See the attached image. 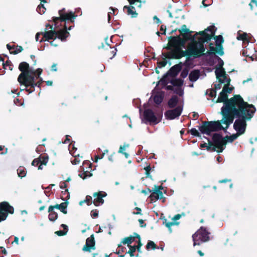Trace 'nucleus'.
<instances>
[{"mask_svg": "<svg viewBox=\"0 0 257 257\" xmlns=\"http://www.w3.org/2000/svg\"><path fill=\"white\" fill-rule=\"evenodd\" d=\"M209 232L206 228L201 226L192 235L193 245H200L202 242H207L210 240Z\"/></svg>", "mask_w": 257, "mask_h": 257, "instance_id": "obj_6", "label": "nucleus"}, {"mask_svg": "<svg viewBox=\"0 0 257 257\" xmlns=\"http://www.w3.org/2000/svg\"><path fill=\"white\" fill-rule=\"evenodd\" d=\"M84 201H85L87 205L89 206L93 203L92 198L90 195H87L85 199L84 200Z\"/></svg>", "mask_w": 257, "mask_h": 257, "instance_id": "obj_52", "label": "nucleus"}, {"mask_svg": "<svg viewBox=\"0 0 257 257\" xmlns=\"http://www.w3.org/2000/svg\"><path fill=\"white\" fill-rule=\"evenodd\" d=\"M199 130L203 134L209 136L211 133L210 125L207 123V121H203L202 125L199 127Z\"/></svg>", "mask_w": 257, "mask_h": 257, "instance_id": "obj_25", "label": "nucleus"}, {"mask_svg": "<svg viewBox=\"0 0 257 257\" xmlns=\"http://www.w3.org/2000/svg\"><path fill=\"white\" fill-rule=\"evenodd\" d=\"M174 92L179 95L181 96L183 94V90L181 88H177Z\"/></svg>", "mask_w": 257, "mask_h": 257, "instance_id": "obj_64", "label": "nucleus"}, {"mask_svg": "<svg viewBox=\"0 0 257 257\" xmlns=\"http://www.w3.org/2000/svg\"><path fill=\"white\" fill-rule=\"evenodd\" d=\"M169 42L166 47H164L166 49H171V48H182L185 46L184 41L182 39L180 35L177 36H170L168 38Z\"/></svg>", "mask_w": 257, "mask_h": 257, "instance_id": "obj_13", "label": "nucleus"}, {"mask_svg": "<svg viewBox=\"0 0 257 257\" xmlns=\"http://www.w3.org/2000/svg\"><path fill=\"white\" fill-rule=\"evenodd\" d=\"M134 241V238L132 236V235H130L127 237H125L123 238L121 241L120 243L123 244H127V246H131V244Z\"/></svg>", "mask_w": 257, "mask_h": 257, "instance_id": "obj_29", "label": "nucleus"}, {"mask_svg": "<svg viewBox=\"0 0 257 257\" xmlns=\"http://www.w3.org/2000/svg\"><path fill=\"white\" fill-rule=\"evenodd\" d=\"M41 162V160L39 159V158L35 159L32 163V165L34 166H38Z\"/></svg>", "mask_w": 257, "mask_h": 257, "instance_id": "obj_60", "label": "nucleus"}, {"mask_svg": "<svg viewBox=\"0 0 257 257\" xmlns=\"http://www.w3.org/2000/svg\"><path fill=\"white\" fill-rule=\"evenodd\" d=\"M38 158L41 160L40 163H41V165H46L47 164L48 161V156L47 155H41Z\"/></svg>", "mask_w": 257, "mask_h": 257, "instance_id": "obj_40", "label": "nucleus"}, {"mask_svg": "<svg viewBox=\"0 0 257 257\" xmlns=\"http://www.w3.org/2000/svg\"><path fill=\"white\" fill-rule=\"evenodd\" d=\"M215 73L217 79L218 80V82L221 83H224L227 79H228L227 77L228 75L226 74V72L223 68H216L215 71Z\"/></svg>", "mask_w": 257, "mask_h": 257, "instance_id": "obj_19", "label": "nucleus"}, {"mask_svg": "<svg viewBox=\"0 0 257 257\" xmlns=\"http://www.w3.org/2000/svg\"><path fill=\"white\" fill-rule=\"evenodd\" d=\"M255 111L256 109L253 105L248 104V106L245 105L243 112L240 114L241 116L238 117L233 124V128L237 133L241 135L245 133L247 125L246 121L252 118Z\"/></svg>", "mask_w": 257, "mask_h": 257, "instance_id": "obj_3", "label": "nucleus"}, {"mask_svg": "<svg viewBox=\"0 0 257 257\" xmlns=\"http://www.w3.org/2000/svg\"><path fill=\"white\" fill-rule=\"evenodd\" d=\"M68 204V202L66 200L65 202H62L60 204H57L55 205H50L49 206V210L52 211V209H54L55 208H56L60 210L61 212L66 214L67 213L66 208L67 207Z\"/></svg>", "mask_w": 257, "mask_h": 257, "instance_id": "obj_24", "label": "nucleus"}, {"mask_svg": "<svg viewBox=\"0 0 257 257\" xmlns=\"http://www.w3.org/2000/svg\"><path fill=\"white\" fill-rule=\"evenodd\" d=\"M215 57L217 58L218 62V68H223V66L224 65V62L218 56H215Z\"/></svg>", "mask_w": 257, "mask_h": 257, "instance_id": "obj_57", "label": "nucleus"}, {"mask_svg": "<svg viewBox=\"0 0 257 257\" xmlns=\"http://www.w3.org/2000/svg\"><path fill=\"white\" fill-rule=\"evenodd\" d=\"M231 101H232V103L234 104V106L241 104H245L247 102L244 101L242 97L239 94L234 95L232 97L228 99V95L227 93L225 92V89L222 90L220 93L216 102H223L224 105L222 107H226L227 104H230Z\"/></svg>", "mask_w": 257, "mask_h": 257, "instance_id": "obj_5", "label": "nucleus"}, {"mask_svg": "<svg viewBox=\"0 0 257 257\" xmlns=\"http://www.w3.org/2000/svg\"><path fill=\"white\" fill-rule=\"evenodd\" d=\"M207 140L208 141V146L207 145L206 150L208 151H212V146H213V144L212 142H211L209 139H207Z\"/></svg>", "mask_w": 257, "mask_h": 257, "instance_id": "obj_61", "label": "nucleus"}, {"mask_svg": "<svg viewBox=\"0 0 257 257\" xmlns=\"http://www.w3.org/2000/svg\"><path fill=\"white\" fill-rule=\"evenodd\" d=\"M169 52L162 53V55L169 59H180L185 55H192L195 54L192 52L191 48H187L186 50H183L181 48H171V49H167Z\"/></svg>", "mask_w": 257, "mask_h": 257, "instance_id": "obj_4", "label": "nucleus"}, {"mask_svg": "<svg viewBox=\"0 0 257 257\" xmlns=\"http://www.w3.org/2000/svg\"><path fill=\"white\" fill-rule=\"evenodd\" d=\"M237 39L238 40H242L245 41L247 40V34L243 33V34H238Z\"/></svg>", "mask_w": 257, "mask_h": 257, "instance_id": "obj_47", "label": "nucleus"}, {"mask_svg": "<svg viewBox=\"0 0 257 257\" xmlns=\"http://www.w3.org/2000/svg\"><path fill=\"white\" fill-rule=\"evenodd\" d=\"M43 70L41 68H38L35 71L32 70L30 74L35 76L37 78H39L40 75L42 74Z\"/></svg>", "mask_w": 257, "mask_h": 257, "instance_id": "obj_39", "label": "nucleus"}, {"mask_svg": "<svg viewBox=\"0 0 257 257\" xmlns=\"http://www.w3.org/2000/svg\"><path fill=\"white\" fill-rule=\"evenodd\" d=\"M19 69L21 71V73L18 76V81L21 85H23L26 80L29 79V77L32 75L30 74L32 70L30 68L29 64L26 62H22L20 63Z\"/></svg>", "mask_w": 257, "mask_h": 257, "instance_id": "obj_10", "label": "nucleus"}, {"mask_svg": "<svg viewBox=\"0 0 257 257\" xmlns=\"http://www.w3.org/2000/svg\"><path fill=\"white\" fill-rule=\"evenodd\" d=\"M152 191L153 192L149 196L151 202H155L158 199V197L156 195L157 193L155 191V190H153Z\"/></svg>", "mask_w": 257, "mask_h": 257, "instance_id": "obj_44", "label": "nucleus"}, {"mask_svg": "<svg viewBox=\"0 0 257 257\" xmlns=\"http://www.w3.org/2000/svg\"><path fill=\"white\" fill-rule=\"evenodd\" d=\"M98 211L97 209H93L91 211V216L94 218L98 217Z\"/></svg>", "mask_w": 257, "mask_h": 257, "instance_id": "obj_59", "label": "nucleus"}, {"mask_svg": "<svg viewBox=\"0 0 257 257\" xmlns=\"http://www.w3.org/2000/svg\"><path fill=\"white\" fill-rule=\"evenodd\" d=\"M91 176H92V174L89 173V175H88V172L87 171H84L82 174H79V176L82 178L83 179H85L87 177Z\"/></svg>", "mask_w": 257, "mask_h": 257, "instance_id": "obj_56", "label": "nucleus"}, {"mask_svg": "<svg viewBox=\"0 0 257 257\" xmlns=\"http://www.w3.org/2000/svg\"><path fill=\"white\" fill-rule=\"evenodd\" d=\"M46 11V8L42 4H40L37 8V11L40 14H43L45 13Z\"/></svg>", "mask_w": 257, "mask_h": 257, "instance_id": "obj_43", "label": "nucleus"}, {"mask_svg": "<svg viewBox=\"0 0 257 257\" xmlns=\"http://www.w3.org/2000/svg\"><path fill=\"white\" fill-rule=\"evenodd\" d=\"M182 110V106H178L173 109L167 110L165 112V116L167 119H174L181 115Z\"/></svg>", "mask_w": 257, "mask_h": 257, "instance_id": "obj_14", "label": "nucleus"}, {"mask_svg": "<svg viewBox=\"0 0 257 257\" xmlns=\"http://www.w3.org/2000/svg\"><path fill=\"white\" fill-rule=\"evenodd\" d=\"M188 72H189V68H184L181 73L180 76L183 78H185L188 75Z\"/></svg>", "mask_w": 257, "mask_h": 257, "instance_id": "obj_50", "label": "nucleus"}, {"mask_svg": "<svg viewBox=\"0 0 257 257\" xmlns=\"http://www.w3.org/2000/svg\"><path fill=\"white\" fill-rule=\"evenodd\" d=\"M64 27V28L63 30L56 31V39L58 38L62 41L66 40V38L68 37V35L69 34L67 30H70L72 26H70L67 29L66 25H65Z\"/></svg>", "mask_w": 257, "mask_h": 257, "instance_id": "obj_20", "label": "nucleus"}, {"mask_svg": "<svg viewBox=\"0 0 257 257\" xmlns=\"http://www.w3.org/2000/svg\"><path fill=\"white\" fill-rule=\"evenodd\" d=\"M118 248H119V249L116 252V253L118 254L121 252H124L126 250V247L122 246L121 243L118 244Z\"/></svg>", "mask_w": 257, "mask_h": 257, "instance_id": "obj_55", "label": "nucleus"}, {"mask_svg": "<svg viewBox=\"0 0 257 257\" xmlns=\"http://www.w3.org/2000/svg\"><path fill=\"white\" fill-rule=\"evenodd\" d=\"M14 213V208L8 202L3 201L0 203V222L5 220L9 214Z\"/></svg>", "mask_w": 257, "mask_h": 257, "instance_id": "obj_12", "label": "nucleus"}, {"mask_svg": "<svg viewBox=\"0 0 257 257\" xmlns=\"http://www.w3.org/2000/svg\"><path fill=\"white\" fill-rule=\"evenodd\" d=\"M155 191L157 193L156 195L158 197V199H163V202H164L165 201V198L163 196V194L162 191L158 190H155Z\"/></svg>", "mask_w": 257, "mask_h": 257, "instance_id": "obj_49", "label": "nucleus"}, {"mask_svg": "<svg viewBox=\"0 0 257 257\" xmlns=\"http://www.w3.org/2000/svg\"><path fill=\"white\" fill-rule=\"evenodd\" d=\"M57 235L59 236H63L66 234V231L64 230H58L55 232Z\"/></svg>", "mask_w": 257, "mask_h": 257, "instance_id": "obj_63", "label": "nucleus"}, {"mask_svg": "<svg viewBox=\"0 0 257 257\" xmlns=\"http://www.w3.org/2000/svg\"><path fill=\"white\" fill-rule=\"evenodd\" d=\"M245 105L248 106V103L246 102L245 104H241L234 106V104H233L231 101L226 107H221V114L222 115L223 118L220 121L221 124L223 123L226 125V126L223 128V131L225 132H227V129L229 125L233 122L235 117L237 118L241 116L240 114L243 112Z\"/></svg>", "mask_w": 257, "mask_h": 257, "instance_id": "obj_2", "label": "nucleus"}, {"mask_svg": "<svg viewBox=\"0 0 257 257\" xmlns=\"http://www.w3.org/2000/svg\"><path fill=\"white\" fill-rule=\"evenodd\" d=\"M39 80L37 82H35V76L31 75L29 77V79H27L26 82L23 85L25 86V88L22 89L23 90H25L29 93H31L35 91L36 86H37L41 89V86L42 83L44 82L43 79L39 77Z\"/></svg>", "mask_w": 257, "mask_h": 257, "instance_id": "obj_11", "label": "nucleus"}, {"mask_svg": "<svg viewBox=\"0 0 257 257\" xmlns=\"http://www.w3.org/2000/svg\"><path fill=\"white\" fill-rule=\"evenodd\" d=\"M182 63L180 62L172 66L168 71L167 75L171 77H176L182 68Z\"/></svg>", "mask_w": 257, "mask_h": 257, "instance_id": "obj_21", "label": "nucleus"}, {"mask_svg": "<svg viewBox=\"0 0 257 257\" xmlns=\"http://www.w3.org/2000/svg\"><path fill=\"white\" fill-rule=\"evenodd\" d=\"M144 169L146 171V176L148 177H151V176L150 175V171L151 170V166L150 165L147 166L146 167H145Z\"/></svg>", "mask_w": 257, "mask_h": 257, "instance_id": "obj_58", "label": "nucleus"}, {"mask_svg": "<svg viewBox=\"0 0 257 257\" xmlns=\"http://www.w3.org/2000/svg\"><path fill=\"white\" fill-rule=\"evenodd\" d=\"M48 211L49 213L48 218L50 221H55L57 219L58 217V215L57 213L54 211V209H52V211H50L49 207Z\"/></svg>", "mask_w": 257, "mask_h": 257, "instance_id": "obj_30", "label": "nucleus"}, {"mask_svg": "<svg viewBox=\"0 0 257 257\" xmlns=\"http://www.w3.org/2000/svg\"><path fill=\"white\" fill-rule=\"evenodd\" d=\"M230 81H231V79L230 78H228V79H227V80L225 81V83L226 82V83L225 84H224V85L223 87L222 90H224V89H225V92H226L227 93H230L233 89V87H229V86L230 85Z\"/></svg>", "mask_w": 257, "mask_h": 257, "instance_id": "obj_32", "label": "nucleus"}, {"mask_svg": "<svg viewBox=\"0 0 257 257\" xmlns=\"http://www.w3.org/2000/svg\"><path fill=\"white\" fill-rule=\"evenodd\" d=\"M128 247L130 249L126 252V253H128L131 257L134 256V252L136 251L135 245H131Z\"/></svg>", "mask_w": 257, "mask_h": 257, "instance_id": "obj_48", "label": "nucleus"}, {"mask_svg": "<svg viewBox=\"0 0 257 257\" xmlns=\"http://www.w3.org/2000/svg\"><path fill=\"white\" fill-rule=\"evenodd\" d=\"M209 124L211 132H218L220 130H223L224 127L221 125L220 120L207 121Z\"/></svg>", "mask_w": 257, "mask_h": 257, "instance_id": "obj_23", "label": "nucleus"}, {"mask_svg": "<svg viewBox=\"0 0 257 257\" xmlns=\"http://www.w3.org/2000/svg\"><path fill=\"white\" fill-rule=\"evenodd\" d=\"M126 9L127 10V14L128 15H132V18H136L138 16V13H136L135 10V7L133 5H131L130 6H125L123 7V10Z\"/></svg>", "mask_w": 257, "mask_h": 257, "instance_id": "obj_27", "label": "nucleus"}, {"mask_svg": "<svg viewBox=\"0 0 257 257\" xmlns=\"http://www.w3.org/2000/svg\"><path fill=\"white\" fill-rule=\"evenodd\" d=\"M163 215V214H162L161 219H163V224H165L167 228L171 230V226L174 225L176 224L175 222L174 221L168 222L167 219L165 218V216H164L163 218H162Z\"/></svg>", "mask_w": 257, "mask_h": 257, "instance_id": "obj_36", "label": "nucleus"}, {"mask_svg": "<svg viewBox=\"0 0 257 257\" xmlns=\"http://www.w3.org/2000/svg\"><path fill=\"white\" fill-rule=\"evenodd\" d=\"M200 77V71L199 70L195 69L191 71L189 75V80L191 82L197 81Z\"/></svg>", "mask_w": 257, "mask_h": 257, "instance_id": "obj_26", "label": "nucleus"}, {"mask_svg": "<svg viewBox=\"0 0 257 257\" xmlns=\"http://www.w3.org/2000/svg\"><path fill=\"white\" fill-rule=\"evenodd\" d=\"M95 249V241L94 239V234L90 235L86 240V243L82 248V250L84 251L90 252L91 249Z\"/></svg>", "mask_w": 257, "mask_h": 257, "instance_id": "obj_17", "label": "nucleus"}, {"mask_svg": "<svg viewBox=\"0 0 257 257\" xmlns=\"http://www.w3.org/2000/svg\"><path fill=\"white\" fill-rule=\"evenodd\" d=\"M58 14L59 17H54L52 18L55 26H57L58 21L66 22L69 21L71 23H73L77 17L73 12H66L64 8L59 10Z\"/></svg>", "mask_w": 257, "mask_h": 257, "instance_id": "obj_9", "label": "nucleus"}, {"mask_svg": "<svg viewBox=\"0 0 257 257\" xmlns=\"http://www.w3.org/2000/svg\"><path fill=\"white\" fill-rule=\"evenodd\" d=\"M23 50V48L21 46L17 45L16 46L15 50L13 51H11V54L16 55L19 53L21 52Z\"/></svg>", "mask_w": 257, "mask_h": 257, "instance_id": "obj_46", "label": "nucleus"}, {"mask_svg": "<svg viewBox=\"0 0 257 257\" xmlns=\"http://www.w3.org/2000/svg\"><path fill=\"white\" fill-rule=\"evenodd\" d=\"M156 248H158V247L157 246V245L155 243L154 241L149 240L148 242L146 245V249L147 250H150V249L154 250Z\"/></svg>", "mask_w": 257, "mask_h": 257, "instance_id": "obj_38", "label": "nucleus"}, {"mask_svg": "<svg viewBox=\"0 0 257 257\" xmlns=\"http://www.w3.org/2000/svg\"><path fill=\"white\" fill-rule=\"evenodd\" d=\"M130 5H135L138 8L142 6V0H127Z\"/></svg>", "mask_w": 257, "mask_h": 257, "instance_id": "obj_41", "label": "nucleus"}, {"mask_svg": "<svg viewBox=\"0 0 257 257\" xmlns=\"http://www.w3.org/2000/svg\"><path fill=\"white\" fill-rule=\"evenodd\" d=\"M188 48H191L192 52L194 53L195 55H185L186 57V60L183 63H182V64L186 67L185 68H188L193 65L192 62L193 59H192L191 57H193L194 59L200 58L201 56H204V52L205 51L204 45H201L198 48H196L195 46L193 44L190 45Z\"/></svg>", "mask_w": 257, "mask_h": 257, "instance_id": "obj_7", "label": "nucleus"}, {"mask_svg": "<svg viewBox=\"0 0 257 257\" xmlns=\"http://www.w3.org/2000/svg\"><path fill=\"white\" fill-rule=\"evenodd\" d=\"M209 92V95L211 97H215L216 96V91L214 89H209L207 90V93Z\"/></svg>", "mask_w": 257, "mask_h": 257, "instance_id": "obj_54", "label": "nucleus"}, {"mask_svg": "<svg viewBox=\"0 0 257 257\" xmlns=\"http://www.w3.org/2000/svg\"><path fill=\"white\" fill-rule=\"evenodd\" d=\"M178 98L176 95H173L168 101V107L170 108L175 107L178 103Z\"/></svg>", "mask_w": 257, "mask_h": 257, "instance_id": "obj_28", "label": "nucleus"}, {"mask_svg": "<svg viewBox=\"0 0 257 257\" xmlns=\"http://www.w3.org/2000/svg\"><path fill=\"white\" fill-rule=\"evenodd\" d=\"M209 50L207 51L206 53H204V55L208 56L212 54H215L216 53H218V50H217V49H218V48H217L216 47V48H215L214 46H213V44L212 43H210L209 44Z\"/></svg>", "mask_w": 257, "mask_h": 257, "instance_id": "obj_31", "label": "nucleus"}, {"mask_svg": "<svg viewBox=\"0 0 257 257\" xmlns=\"http://www.w3.org/2000/svg\"><path fill=\"white\" fill-rule=\"evenodd\" d=\"M93 197L94 198L93 201V203L96 206H98L104 203L103 197L107 195V194L105 192L99 191L98 192H94L93 194Z\"/></svg>", "mask_w": 257, "mask_h": 257, "instance_id": "obj_16", "label": "nucleus"}, {"mask_svg": "<svg viewBox=\"0 0 257 257\" xmlns=\"http://www.w3.org/2000/svg\"><path fill=\"white\" fill-rule=\"evenodd\" d=\"M167 76L168 75H167V74H166L160 80V82H161L162 85H163V86H165V87L168 83V80H167Z\"/></svg>", "mask_w": 257, "mask_h": 257, "instance_id": "obj_53", "label": "nucleus"}, {"mask_svg": "<svg viewBox=\"0 0 257 257\" xmlns=\"http://www.w3.org/2000/svg\"><path fill=\"white\" fill-rule=\"evenodd\" d=\"M144 119L150 123L157 124L160 120H158L153 111L151 109H147L144 112Z\"/></svg>", "mask_w": 257, "mask_h": 257, "instance_id": "obj_15", "label": "nucleus"}, {"mask_svg": "<svg viewBox=\"0 0 257 257\" xmlns=\"http://www.w3.org/2000/svg\"><path fill=\"white\" fill-rule=\"evenodd\" d=\"M214 37V39L216 41V46L217 48H218V54L222 56L224 54L223 51V47L222 45V44L224 42V39L223 37L221 35H218V36H215V34L212 37V38Z\"/></svg>", "mask_w": 257, "mask_h": 257, "instance_id": "obj_22", "label": "nucleus"}, {"mask_svg": "<svg viewBox=\"0 0 257 257\" xmlns=\"http://www.w3.org/2000/svg\"><path fill=\"white\" fill-rule=\"evenodd\" d=\"M249 5L250 7L251 10H252L254 6L255 7H257V1L256 0H251Z\"/></svg>", "mask_w": 257, "mask_h": 257, "instance_id": "obj_62", "label": "nucleus"}, {"mask_svg": "<svg viewBox=\"0 0 257 257\" xmlns=\"http://www.w3.org/2000/svg\"><path fill=\"white\" fill-rule=\"evenodd\" d=\"M213 146L212 148V151H216L220 153L223 152L226 145V141L222 136L218 133H215L212 137Z\"/></svg>", "mask_w": 257, "mask_h": 257, "instance_id": "obj_8", "label": "nucleus"}, {"mask_svg": "<svg viewBox=\"0 0 257 257\" xmlns=\"http://www.w3.org/2000/svg\"><path fill=\"white\" fill-rule=\"evenodd\" d=\"M41 34L43 35V38L40 41V42L43 41H49L50 40L56 39V30H50L49 31H46V30H45V32H41Z\"/></svg>", "mask_w": 257, "mask_h": 257, "instance_id": "obj_18", "label": "nucleus"}, {"mask_svg": "<svg viewBox=\"0 0 257 257\" xmlns=\"http://www.w3.org/2000/svg\"><path fill=\"white\" fill-rule=\"evenodd\" d=\"M166 59L167 58H165V57H164L163 58V61H159V62H157L158 66L159 68L164 67H165L167 65V61L166 60Z\"/></svg>", "mask_w": 257, "mask_h": 257, "instance_id": "obj_51", "label": "nucleus"}, {"mask_svg": "<svg viewBox=\"0 0 257 257\" xmlns=\"http://www.w3.org/2000/svg\"><path fill=\"white\" fill-rule=\"evenodd\" d=\"M188 133H190L192 135L195 137H200L201 136L200 133L195 128H192L191 130H188Z\"/></svg>", "mask_w": 257, "mask_h": 257, "instance_id": "obj_45", "label": "nucleus"}, {"mask_svg": "<svg viewBox=\"0 0 257 257\" xmlns=\"http://www.w3.org/2000/svg\"><path fill=\"white\" fill-rule=\"evenodd\" d=\"M7 67L10 70H12L13 69V65L10 60H7L5 63H3L4 68L6 69Z\"/></svg>", "mask_w": 257, "mask_h": 257, "instance_id": "obj_42", "label": "nucleus"}, {"mask_svg": "<svg viewBox=\"0 0 257 257\" xmlns=\"http://www.w3.org/2000/svg\"><path fill=\"white\" fill-rule=\"evenodd\" d=\"M239 136H240L238 133H236L234 134H232V135L228 136H226L224 138L225 141H226V143L227 142L232 143L235 140H236Z\"/></svg>", "mask_w": 257, "mask_h": 257, "instance_id": "obj_34", "label": "nucleus"}, {"mask_svg": "<svg viewBox=\"0 0 257 257\" xmlns=\"http://www.w3.org/2000/svg\"><path fill=\"white\" fill-rule=\"evenodd\" d=\"M17 173L18 176L22 178L23 177H24L26 175L27 172L26 171V169L23 167L20 166L17 169Z\"/></svg>", "mask_w": 257, "mask_h": 257, "instance_id": "obj_37", "label": "nucleus"}, {"mask_svg": "<svg viewBox=\"0 0 257 257\" xmlns=\"http://www.w3.org/2000/svg\"><path fill=\"white\" fill-rule=\"evenodd\" d=\"M164 96L162 94H157L154 96V102L159 105L160 104L163 100Z\"/></svg>", "mask_w": 257, "mask_h": 257, "instance_id": "obj_35", "label": "nucleus"}, {"mask_svg": "<svg viewBox=\"0 0 257 257\" xmlns=\"http://www.w3.org/2000/svg\"><path fill=\"white\" fill-rule=\"evenodd\" d=\"M216 30L215 27L212 25L208 27L204 31L196 32L192 35L193 32L187 28L186 25H183L181 28L178 30L180 35L182 36L181 38L184 40V44L185 45L187 41H190L191 42L189 43L188 47L193 44L195 46L196 48H199L201 45H204L205 42L210 41L215 33Z\"/></svg>", "mask_w": 257, "mask_h": 257, "instance_id": "obj_1", "label": "nucleus"}, {"mask_svg": "<svg viewBox=\"0 0 257 257\" xmlns=\"http://www.w3.org/2000/svg\"><path fill=\"white\" fill-rule=\"evenodd\" d=\"M184 81L180 78L173 79L170 81V83L174 86H177L180 88L183 84Z\"/></svg>", "mask_w": 257, "mask_h": 257, "instance_id": "obj_33", "label": "nucleus"}]
</instances>
